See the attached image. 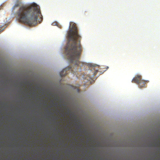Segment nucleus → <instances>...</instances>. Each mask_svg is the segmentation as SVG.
Segmentation results:
<instances>
[{
  "mask_svg": "<svg viewBox=\"0 0 160 160\" xmlns=\"http://www.w3.org/2000/svg\"><path fill=\"white\" fill-rule=\"evenodd\" d=\"M63 121L64 122H65L66 121V119H63Z\"/></svg>",
  "mask_w": 160,
  "mask_h": 160,
  "instance_id": "nucleus-10",
  "label": "nucleus"
},
{
  "mask_svg": "<svg viewBox=\"0 0 160 160\" xmlns=\"http://www.w3.org/2000/svg\"><path fill=\"white\" fill-rule=\"evenodd\" d=\"M71 67H70V68H69V69H71Z\"/></svg>",
  "mask_w": 160,
  "mask_h": 160,
  "instance_id": "nucleus-13",
  "label": "nucleus"
},
{
  "mask_svg": "<svg viewBox=\"0 0 160 160\" xmlns=\"http://www.w3.org/2000/svg\"><path fill=\"white\" fill-rule=\"evenodd\" d=\"M98 72V70H95L94 71L93 76H94L96 75L97 73Z\"/></svg>",
  "mask_w": 160,
  "mask_h": 160,
  "instance_id": "nucleus-7",
  "label": "nucleus"
},
{
  "mask_svg": "<svg viewBox=\"0 0 160 160\" xmlns=\"http://www.w3.org/2000/svg\"><path fill=\"white\" fill-rule=\"evenodd\" d=\"M58 117H56V119H58Z\"/></svg>",
  "mask_w": 160,
  "mask_h": 160,
  "instance_id": "nucleus-12",
  "label": "nucleus"
},
{
  "mask_svg": "<svg viewBox=\"0 0 160 160\" xmlns=\"http://www.w3.org/2000/svg\"><path fill=\"white\" fill-rule=\"evenodd\" d=\"M66 71V69H63L60 73V76L62 77L65 76L67 74Z\"/></svg>",
  "mask_w": 160,
  "mask_h": 160,
  "instance_id": "nucleus-6",
  "label": "nucleus"
},
{
  "mask_svg": "<svg viewBox=\"0 0 160 160\" xmlns=\"http://www.w3.org/2000/svg\"><path fill=\"white\" fill-rule=\"evenodd\" d=\"M98 66L97 65H94V64H90V67H95L96 66Z\"/></svg>",
  "mask_w": 160,
  "mask_h": 160,
  "instance_id": "nucleus-8",
  "label": "nucleus"
},
{
  "mask_svg": "<svg viewBox=\"0 0 160 160\" xmlns=\"http://www.w3.org/2000/svg\"><path fill=\"white\" fill-rule=\"evenodd\" d=\"M67 122L70 126L75 127L77 129L75 130H82L81 129L82 127V122L80 119H78L74 116L72 118L70 117Z\"/></svg>",
  "mask_w": 160,
  "mask_h": 160,
  "instance_id": "nucleus-3",
  "label": "nucleus"
},
{
  "mask_svg": "<svg viewBox=\"0 0 160 160\" xmlns=\"http://www.w3.org/2000/svg\"><path fill=\"white\" fill-rule=\"evenodd\" d=\"M15 16L19 22L32 26L37 24L38 18H39L38 19L39 23L43 19L39 6L35 3L29 5L21 6L15 13Z\"/></svg>",
  "mask_w": 160,
  "mask_h": 160,
  "instance_id": "nucleus-2",
  "label": "nucleus"
},
{
  "mask_svg": "<svg viewBox=\"0 0 160 160\" xmlns=\"http://www.w3.org/2000/svg\"><path fill=\"white\" fill-rule=\"evenodd\" d=\"M71 28L68 32V42L65 48V53L68 59L71 63L81 66L79 59L82 51L80 44L81 37L78 33L76 25L72 22H70Z\"/></svg>",
  "mask_w": 160,
  "mask_h": 160,
  "instance_id": "nucleus-1",
  "label": "nucleus"
},
{
  "mask_svg": "<svg viewBox=\"0 0 160 160\" xmlns=\"http://www.w3.org/2000/svg\"><path fill=\"white\" fill-rule=\"evenodd\" d=\"M22 4V2L19 0H16V3L12 8V10L13 11L15 10L16 8L20 6Z\"/></svg>",
  "mask_w": 160,
  "mask_h": 160,
  "instance_id": "nucleus-5",
  "label": "nucleus"
},
{
  "mask_svg": "<svg viewBox=\"0 0 160 160\" xmlns=\"http://www.w3.org/2000/svg\"><path fill=\"white\" fill-rule=\"evenodd\" d=\"M68 112L67 113V115H68Z\"/></svg>",
  "mask_w": 160,
  "mask_h": 160,
  "instance_id": "nucleus-14",
  "label": "nucleus"
},
{
  "mask_svg": "<svg viewBox=\"0 0 160 160\" xmlns=\"http://www.w3.org/2000/svg\"><path fill=\"white\" fill-rule=\"evenodd\" d=\"M3 29L1 30H0V32H2L3 31Z\"/></svg>",
  "mask_w": 160,
  "mask_h": 160,
  "instance_id": "nucleus-9",
  "label": "nucleus"
},
{
  "mask_svg": "<svg viewBox=\"0 0 160 160\" xmlns=\"http://www.w3.org/2000/svg\"><path fill=\"white\" fill-rule=\"evenodd\" d=\"M64 116V115L63 114H62L61 116L62 117H63Z\"/></svg>",
  "mask_w": 160,
  "mask_h": 160,
  "instance_id": "nucleus-11",
  "label": "nucleus"
},
{
  "mask_svg": "<svg viewBox=\"0 0 160 160\" xmlns=\"http://www.w3.org/2000/svg\"><path fill=\"white\" fill-rule=\"evenodd\" d=\"M159 130H160V129H159Z\"/></svg>",
  "mask_w": 160,
  "mask_h": 160,
  "instance_id": "nucleus-15",
  "label": "nucleus"
},
{
  "mask_svg": "<svg viewBox=\"0 0 160 160\" xmlns=\"http://www.w3.org/2000/svg\"><path fill=\"white\" fill-rule=\"evenodd\" d=\"M141 78V76L137 75L132 79V82L137 84L140 88L144 87L148 81L142 80Z\"/></svg>",
  "mask_w": 160,
  "mask_h": 160,
  "instance_id": "nucleus-4",
  "label": "nucleus"
}]
</instances>
